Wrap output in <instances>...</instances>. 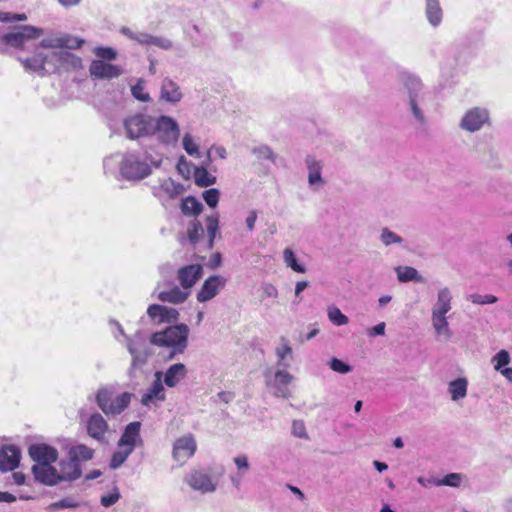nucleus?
I'll use <instances>...</instances> for the list:
<instances>
[{
	"mask_svg": "<svg viewBox=\"0 0 512 512\" xmlns=\"http://www.w3.org/2000/svg\"><path fill=\"white\" fill-rule=\"evenodd\" d=\"M84 40L71 35H55L41 40L34 56L20 58L26 71L40 76L59 70H78L82 68V59L70 52L80 48Z\"/></svg>",
	"mask_w": 512,
	"mask_h": 512,
	"instance_id": "f257e3e1",
	"label": "nucleus"
},
{
	"mask_svg": "<svg viewBox=\"0 0 512 512\" xmlns=\"http://www.w3.org/2000/svg\"><path fill=\"white\" fill-rule=\"evenodd\" d=\"M29 455L34 461L32 472L35 480L47 485L54 486L62 481L76 480L81 476L79 458L75 450L60 458L57 466L52 463L58 459L57 450H29Z\"/></svg>",
	"mask_w": 512,
	"mask_h": 512,
	"instance_id": "f03ea898",
	"label": "nucleus"
},
{
	"mask_svg": "<svg viewBox=\"0 0 512 512\" xmlns=\"http://www.w3.org/2000/svg\"><path fill=\"white\" fill-rule=\"evenodd\" d=\"M163 157L148 152L141 154L138 151H128L122 155H111L104 159L103 168L106 174H119L128 181H141L152 174L153 168L162 165Z\"/></svg>",
	"mask_w": 512,
	"mask_h": 512,
	"instance_id": "7ed1b4c3",
	"label": "nucleus"
},
{
	"mask_svg": "<svg viewBox=\"0 0 512 512\" xmlns=\"http://www.w3.org/2000/svg\"><path fill=\"white\" fill-rule=\"evenodd\" d=\"M112 334L116 340L123 343L131 355L130 374L143 367L150 355L146 337L142 331H136L132 336L125 334L121 324L115 320L109 322Z\"/></svg>",
	"mask_w": 512,
	"mask_h": 512,
	"instance_id": "20e7f679",
	"label": "nucleus"
},
{
	"mask_svg": "<svg viewBox=\"0 0 512 512\" xmlns=\"http://www.w3.org/2000/svg\"><path fill=\"white\" fill-rule=\"evenodd\" d=\"M189 327L178 324L156 332L151 336V343L171 349L170 358L185 351L188 345Z\"/></svg>",
	"mask_w": 512,
	"mask_h": 512,
	"instance_id": "39448f33",
	"label": "nucleus"
},
{
	"mask_svg": "<svg viewBox=\"0 0 512 512\" xmlns=\"http://www.w3.org/2000/svg\"><path fill=\"white\" fill-rule=\"evenodd\" d=\"M404 85L407 90V103L410 112L417 124L424 125L426 122L425 109L429 100V93L420 79L415 76H408Z\"/></svg>",
	"mask_w": 512,
	"mask_h": 512,
	"instance_id": "423d86ee",
	"label": "nucleus"
},
{
	"mask_svg": "<svg viewBox=\"0 0 512 512\" xmlns=\"http://www.w3.org/2000/svg\"><path fill=\"white\" fill-rule=\"evenodd\" d=\"M132 393H117L113 387L100 388L96 393V403L106 416L121 414L130 404Z\"/></svg>",
	"mask_w": 512,
	"mask_h": 512,
	"instance_id": "0eeeda50",
	"label": "nucleus"
},
{
	"mask_svg": "<svg viewBox=\"0 0 512 512\" xmlns=\"http://www.w3.org/2000/svg\"><path fill=\"white\" fill-rule=\"evenodd\" d=\"M152 137L163 147H175L180 137V126L171 116H154Z\"/></svg>",
	"mask_w": 512,
	"mask_h": 512,
	"instance_id": "6e6552de",
	"label": "nucleus"
},
{
	"mask_svg": "<svg viewBox=\"0 0 512 512\" xmlns=\"http://www.w3.org/2000/svg\"><path fill=\"white\" fill-rule=\"evenodd\" d=\"M224 472L222 466L214 472H209L206 469H195L186 475L185 482L191 489L202 494L213 493L216 491Z\"/></svg>",
	"mask_w": 512,
	"mask_h": 512,
	"instance_id": "1a4fd4ad",
	"label": "nucleus"
},
{
	"mask_svg": "<svg viewBox=\"0 0 512 512\" xmlns=\"http://www.w3.org/2000/svg\"><path fill=\"white\" fill-rule=\"evenodd\" d=\"M153 117L145 113H136L124 118L123 130L125 137L129 140L152 138Z\"/></svg>",
	"mask_w": 512,
	"mask_h": 512,
	"instance_id": "9d476101",
	"label": "nucleus"
},
{
	"mask_svg": "<svg viewBox=\"0 0 512 512\" xmlns=\"http://www.w3.org/2000/svg\"><path fill=\"white\" fill-rule=\"evenodd\" d=\"M42 35L43 30L41 28L24 25L3 34L0 40L7 46L16 49H25L31 41L38 39Z\"/></svg>",
	"mask_w": 512,
	"mask_h": 512,
	"instance_id": "9b49d317",
	"label": "nucleus"
},
{
	"mask_svg": "<svg viewBox=\"0 0 512 512\" xmlns=\"http://www.w3.org/2000/svg\"><path fill=\"white\" fill-rule=\"evenodd\" d=\"M491 125L490 111L486 107L476 106L465 111L460 119L461 130L475 133Z\"/></svg>",
	"mask_w": 512,
	"mask_h": 512,
	"instance_id": "f8f14e48",
	"label": "nucleus"
},
{
	"mask_svg": "<svg viewBox=\"0 0 512 512\" xmlns=\"http://www.w3.org/2000/svg\"><path fill=\"white\" fill-rule=\"evenodd\" d=\"M294 377L285 369H277L273 373L271 370L266 371L265 381L267 387L272 391V394L278 398H289L291 393L289 385Z\"/></svg>",
	"mask_w": 512,
	"mask_h": 512,
	"instance_id": "ddd939ff",
	"label": "nucleus"
},
{
	"mask_svg": "<svg viewBox=\"0 0 512 512\" xmlns=\"http://www.w3.org/2000/svg\"><path fill=\"white\" fill-rule=\"evenodd\" d=\"M185 192V187L182 183L167 177L160 179L158 184L153 186V195L162 203L165 204L170 200H174L182 196Z\"/></svg>",
	"mask_w": 512,
	"mask_h": 512,
	"instance_id": "4468645a",
	"label": "nucleus"
},
{
	"mask_svg": "<svg viewBox=\"0 0 512 512\" xmlns=\"http://www.w3.org/2000/svg\"><path fill=\"white\" fill-rule=\"evenodd\" d=\"M165 399L166 393L162 383V372L157 371L150 387L143 393L141 403L148 408L158 407Z\"/></svg>",
	"mask_w": 512,
	"mask_h": 512,
	"instance_id": "2eb2a0df",
	"label": "nucleus"
},
{
	"mask_svg": "<svg viewBox=\"0 0 512 512\" xmlns=\"http://www.w3.org/2000/svg\"><path fill=\"white\" fill-rule=\"evenodd\" d=\"M226 282V278L220 275L208 277L196 295L197 301L205 303L212 300L224 289Z\"/></svg>",
	"mask_w": 512,
	"mask_h": 512,
	"instance_id": "dca6fc26",
	"label": "nucleus"
},
{
	"mask_svg": "<svg viewBox=\"0 0 512 512\" xmlns=\"http://www.w3.org/2000/svg\"><path fill=\"white\" fill-rule=\"evenodd\" d=\"M89 72L95 79L110 80L119 77L123 73V69L119 65L103 60H93L90 63Z\"/></svg>",
	"mask_w": 512,
	"mask_h": 512,
	"instance_id": "f3484780",
	"label": "nucleus"
},
{
	"mask_svg": "<svg viewBox=\"0 0 512 512\" xmlns=\"http://www.w3.org/2000/svg\"><path fill=\"white\" fill-rule=\"evenodd\" d=\"M85 424L88 435L103 443L108 431V423L105 418L100 413L94 412L87 417Z\"/></svg>",
	"mask_w": 512,
	"mask_h": 512,
	"instance_id": "a211bd4d",
	"label": "nucleus"
},
{
	"mask_svg": "<svg viewBox=\"0 0 512 512\" xmlns=\"http://www.w3.org/2000/svg\"><path fill=\"white\" fill-rule=\"evenodd\" d=\"M203 275V267L200 264L183 266L177 271V280L184 289L191 292L192 287Z\"/></svg>",
	"mask_w": 512,
	"mask_h": 512,
	"instance_id": "6ab92c4d",
	"label": "nucleus"
},
{
	"mask_svg": "<svg viewBox=\"0 0 512 512\" xmlns=\"http://www.w3.org/2000/svg\"><path fill=\"white\" fill-rule=\"evenodd\" d=\"M305 165L308 172V184L311 188L318 190L323 187L325 181L322 177L323 163L316 159L314 156H307L305 158Z\"/></svg>",
	"mask_w": 512,
	"mask_h": 512,
	"instance_id": "aec40b11",
	"label": "nucleus"
},
{
	"mask_svg": "<svg viewBox=\"0 0 512 512\" xmlns=\"http://www.w3.org/2000/svg\"><path fill=\"white\" fill-rule=\"evenodd\" d=\"M453 294L449 287L444 286L438 289L435 303L431 308V315H444L452 309Z\"/></svg>",
	"mask_w": 512,
	"mask_h": 512,
	"instance_id": "412c9836",
	"label": "nucleus"
},
{
	"mask_svg": "<svg viewBox=\"0 0 512 512\" xmlns=\"http://www.w3.org/2000/svg\"><path fill=\"white\" fill-rule=\"evenodd\" d=\"M148 316L158 323L175 322L179 317V312L175 308L152 304L147 309Z\"/></svg>",
	"mask_w": 512,
	"mask_h": 512,
	"instance_id": "4be33fe9",
	"label": "nucleus"
},
{
	"mask_svg": "<svg viewBox=\"0 0 512 512\" xmlns=\"http://www.w3.org/2000/svg\"><path fill=\"white\" fill-rule=\"evenodd\" d=\"M182 98L183 94L179 85L168 77L164 78L160 87V100L170 104H177Z\"/></svg>",
	"mask_w": 512,
	"mask_h": 512,
	"instance_id": "5701e85b",
	"label": "nucleus"
},
{
	"mask_svg": "<svg viewBox=\"0 0 512 512\" xmlns=\"http://www.w3.org/2000/svg\"><path fill=\"white\" fill-rule=\"evenodd\" d=\"M187 376V368L182 363L171 365L162 373V383L168 387L177 386Z\"/></svg>",
	"mask_w": 512,
	"mask_h": 512,
	"instance_id": "b1692460",
	"label": "nucleus"
},
{
	"mask_svg": "<svg viewBox=\"0 0 512 512\" xmlns=\"http://www.w3.org/2000/svg\"><path fill=\"white\" fill-rule=\"evenodd\" d=\"M431 325L438 340L448 341L452 338L453 332L450 328L448 316L431 315Z\"/></svg>",
	"mask_w": 512,
	"mask_h": 512,
	"instance_id": "393cba45",
	"label": "nucleus"
},
{
	"mask_svg": "<svg viewBox=\"0 0 512 512\" xmlns=\"http://www.w3.org/2000/svg\"><path fill=\"white\" fill-rule=\"evenodd\" d=\"M190 294V291L184 289L182 286H173L168 290L159 292L157 298L162 302L177 305L184 303Z\"/></svg>",
	"mask_w": 512,
	"mask_h": 512,
	"instance_id": "a878e982",
	"label": "nucleus"
},
{
	"mask_svg": "<svg viewBox=\"0 0 512 512\" xmlns=\"http://www.w3.org/2000/svg\"><path fill=\"white\" fill-rule=\"evenodd\" d=\"M277 357V365L279 367L288 368L293 359V350L289 340L286 337L279 339V344L275 348Z\"/></svg>",
	"mask_w": 512,
	"mask_h": 512,
	"instance_id": "bb28decb",
	"label": "nucleus"
},
{
	"mask_svg": "<svg viewBox=\"0 0 512 512\" xmlns=\"http://www.w3.org/2000/svg\"><path fill=\"white\" fill-rule=\"evenodd\" d=\"M121 33L141 46H156L159 35H153L144 31H133L128 27L121 28Z\"/></svg>",
	"mask_w": 512,
	"mask_h": 512,
	"instance_id": "cd10ccee",
	"label": "nucleus"
},
{
	"mask_svg": "<svg viewBox=\"0 0 512 512\" xmlns=\"http://www.w3.org/2000/svg\"><path fill=\"white\" fill-rule=\"evenodd\" d=\"M425 14L429 24L438 27L443 19V10L439 0H425Z\"/></svg>",
	"mask_w": 512,
	"mask_h": 512,
	"instance_id": "c85d7f7f",
	"label": "nucleus"
},
{
	"mask_svg": "<svg viewBox=\"0 0 512 512\" xmlns=\"http://www.w3.org/2000/svg\"><path fill=\"white\" fill-rule=\"evenodd\" d=\"M20 450H0V471H12L20 463Z\"/></svg>",
	"mask_w": 512,
	"mask_h": 512,
	"instance_id": "c756f323",
	"label": "nucleus"
},
{
	"mask_svg": "<svg viewBox=\"0 0 512 512\" xmlns=\"http://www.w3.org/2000/svg\"><path fill=\"white\" fill-rule=\"evenodd\" d=\"M468 391V380L465 377H459L448 383V392L451 400L458 402L466 397Z\"/></svg>",
	"mask_w": 512,
	"mask_h": 512,
	"instance_id": "7c9ffc66",
	"label": "nucleus"
},
{
	"mask_svg": "<svg viewBox=\"0 0 512 512\" xmlns=\"http://www.w3.org/2000/svg\"><path fill=\"white\" fill-rule=\"evenodd\" d=\"M140 426V422H132L128 424L119 440V446H137L139 442Z\"/></svg>",
	"mask_w": 512,
	"mask_h": 512,
	"instance_id": "2f4dec72",
	"label": "nucleus"
},
{
	"mask_svg": "<svg viewBox=\"0 0 512 512\" xmlns=\"http://www.w3.org/2000/svg\"><path fill=\"white\" fill-rule=\"evenodd\" d=\"M182 147L184 151L191 157L200 158L199 138L190 132H185L182 136Z\"/></svg>",
	"mask_w": 512,
	"mask_h": 512,
	"instance_id": "473e14b6",
	"label": "nucleus"
},
{
	"mask_svg": "<svg viewBox=\"0 0 512 512\" xmlns=\"http://www.w3.org/2000/svg\"><path fill=\"white\" fill-rule=\"evenodd\" d=\"M395 272L398 280L402 283L409 281L424 282V278L411 266H398L395 268Z\"/></svg>",
	"mask_w": 512,
	"mask_h": 512,
	"instance_id": "72a5a7b5",
	"label": "nucleus"
},
{
	"mask_svg": "<svg viewBox=\"0 0 512 512\" xmlns=\"http://www.w3.org/2000/svg\"><path fill=\"white\" fill-rule=\"evenodd\" d=\"M208 165L194 168L195 183L200 187H207L216 182V177L207 171Z\"/></svg>",
	"mask_w": 512,
	"mask_h": 512,
	"instance_id": "f704fd0d",
	"label": "nucleus"
},
{
	"mask_svg": "<svg viewBox=\"0 0 512 512\" xmlns=\"http://www.w3.org/2000/svg\"><path fill=\"white\" fill-rule=\"evenodd\" d=\"M201 210L202 204L195 197H186L181 202V211L185 215H198L201 212Z\"/></svg>",
	"mask_w": 512,
	"mask_h": 512,
	"instance_id": "c9c22d12",
	"label": "nucleus"
},
{
	"mask_svg": "<svg viewBox=\"0 0 512 512\" xmlns=\"http://www.w3.org/2000/svg\"><path fill=\"white\" fill-rule=\"evenodd\" d=\"M219 229V216L218 214H213L210 216H207L206 218V230L208 235V247L212 248L214 245V240L216 237V234Z\"/></svg>",
	"mask_w": 512,
	"mask_h": 512,
	"instance_id": "e433bc0d",
	"label": "nucleus"
},
{
	"mask_svg": "<svg viewBox=\"0 0 512 512\" xmlns=\"http://www.w3.org/2000/svg\"><path fill=\"white\" fill-rule=\"evenodd\" d=\"M204 236V228L197 220H192L187 227V237L190 243H198Z\"/></svg>",
	"mask_w": 512,
	"mask_h": 512,
	"instance_id": "4c0bfd02",
	"label": "nucleus"
},
{
	"mask_svg": "<svg viewBox=\"0 0 512 512\" xmlns=\"http://www.w3.org/2000/svg\"><path fill=\"white\" fill-rule=\"evenodd\" d=\"M380 241L386 247L394 245V244L402 245L404 243V239L400 235L391 231L387 227L381 229Z\"/></svg>",
	"mask_w": 512,
	"mask_h": 512,
	"instance_id": "58836bf2",
	"label": "nucleus"
},
{
	"mask_svg": "<svg viewBox=\"0 0 512 512\" xmlns=\"http://www.w3.org/2000/svg\"><path fill=\"white\" fill-rule=\"evenodd\" d=\"M327 316L328 319L336 326H343L349 322V318L335 305L328 306Z\"/></svg>",
	"mask_w": 512,
	"mask_h": 512,
	"instance_id": "ea45409f",
	"label": "nucleus"
},
{
	"mask_svg": "<svg viewBox=\"0 0 512 512\" xmlns=\"http://www.w3.org/2000/svg\"><path fill=\"white\" fill-rule=\"evenodd\" d=\"M283 260L285 264L293 271L298 273H305L306 268L304 265L299 264L296 256L291 248H285L283 251Z\"/></svg>",
	"mask_w": 512,
	"mask_h": 512,
	"instance_id": "a19ab883",
	"label": "nucleus"
},
{
	"mask_svg": "<svg viewBox=\"0 0 512 512\" xmlns=\"http://www.w3.org/2000/svg\"><path fill=\"white\" fill-rule=\"evenodd\" d=\"M510 361V354L507 350L504 349L497 352L491 359V362L496 371H500L501 369L506 368Z\"/></svg>",
	"mask_w": 512,
	"mask_h": 512,
	"instance_id": "79ce46f5",
	"label": "nucleus"
},
{
	"mask_svg": "<svg viewBox=\"0 0 512 512\" xmlns=\"http://www.w3.org/2000/svg\"><path fill=\"white\" fill-rule=\"evenodd\" d=\"M93 54L98 57V60L106 62L115 60L117 58V51L112 47L99 46L93 49Z\"/></svg>",
	"mask_w": 512,
	"mask_h": 512,
	"instance_id": "37998d69",
	"label": "nucleus"
},
{
	"mask_svg": "<svg viewBox=\"0 0 512 512\" xmlns=\"http://www.w3.org/2000/svg\"><path fill=\"white\" fill-rule=\"evenodd\" d=\"M253 155L256 156L258 160H268L272 163L276 160V155L272 151V149L267 145H259L252 149Z\"/></svg>",
	"mask_w": 512,
	"mask_h": 512,
	"instance_id": "c03bdc74",
	"label": "nucleus"
},
{
	"mask_svg": "<svg viewBox=\"0 0 512 512\" xmlns=\"http://www.w3.org/2000/svg\"><path fill=\"white\" fill-rule=\"evenodd\" d=\"M467 300L473 304L486 305V304H494L497 302L498 299L496 296H494L492 294L482 295V294H478V293H473V294L468 295Z\"/></svg>",
	"mask_w": 512,
	"mask_h": 512,
	"instance_id": "a18cd8bd",
	"label": "nucleus"
},
{
	"mask_svg": "<svg viewBox=\"0 0 512 512\" xmlns=\"http://www.w3.org/2000/svg\"><path fill=\"white\" fill-rule=\"evenodd\" d=\"M79 506V503L72 497L64 498L60 501L51 503L48 507V511H56L59 509H66V508H76Z\"/></svg>",
	"mask_w": 512,
	"mask_h": 512,
	"instance_id": "49530a36",
	"label": "nucleus"
},
{
	"mask_svg": "<svg viewBox=\"0 0 512 512\" xmlns=\"http://www.w3.org/2000/svg\"><path fill=\"white\" fill-rule=\"evenodd\" d=\"M463 477L461 473L447 474L443 478H439V486L459 487Z\"/></svg>",
	"mask_w": 512,
	"mask_h": 512,
	"instance_id": "de8ad7c7",
	"label": "nucleus"
},
{
	"mask_svg": "<svg viewBox=\"0 0 512 512\" xmlns=\"http://www.w3.org/2000/svg\"><path fill=\"white\" fill-rule=\"evenodd\" d=\"M131 92L136 99L142 102H147L150 99L149 94L145 91V82L141 79L131 87Z\"/></svg>",
	"mask_w": 512,
	"mask_h": 512,
	"instance_id": "09e8293b",
	"label": "nucleus"
},
{
	"mask_svg": "<svg viewBox=\"0 0 512 512\" xmlns=\"http://www.w3.org/2000/svg\"><path fill=\"white\" fill-rule=\"evenodd\" d=\"M328 365L331 370L339 374H348L352 371V367L349 364L338 358H332Z\"/></svg>",
	"mask_w": 512,
	"mask_h": 512,
	"instance_id": "8fccbe9b",
	"label": "nucleus"
},
{
	"mask_svg": "<svg viewBox=\"0 0 512 512\" xmlns=\"http://www.w3.org/2000/svg\"><path fill=\"white\" fill-rule=\"evenodd\" d=\"M131 450H118L114 452L110 461V468L117 469L119 468L128 458Z\"/></svg>",
	"mask_w": 512,
	"mask_h": 512,
	"instance_id": "3c124183",
	"label": "nucleus"
},
{
	"mask_svg": "<svg viewBox=\"0 0 512 512\" xmlns=\"http://www.w3.org/2000/svg\"><path fill=\"white\" fill-rule=\"evenodd\" d=\"M196 441L192 434H185L174 443L173 448H196Z\"/></svg>",
	"mask_w": 512,
	"mask_h": 512,
	"instance_id": "603ef678",
	"label": "nucleus"
},
{
	"mask_svg": "<svg viewBox=\"0 0 512 512\" xmlns=\"http://www.w3.org/2000/svg\"><path fill=\"white\" fill-rule=\"evenodd\" d=\"M212 155H215L216 157H218L220 159H226L227 158V150L224 146H220V145L211 146L210 149L207 151L206 165H209V163L212 161Z\"/></svg>",
	"mask_w": 512,
	"mask_h": 512,
	"instance_id": "864d4df0",
	"label": "nucleus"
},
{
	"mask_svg": "<svg viewBox=\"0 0 512 512\" xmlns=\"http://www.w3.org/2000/svg\"><path fill=\"white\" fill-rule=\"evenodd\" d=\"M120 497H121V495H120L119 489L115 486L113 488L112 493H110L108 495H103L101 497L100 503L104 507H111L120 499Z\"/></svg>",
	"mask_w": 512,
	"mask_h": 512,
	"instance_id": "5fc2aeb1",
	"label": "nucleus"
},
{
	"mask_svg": "<svg viewBox=\"0 0 512 512\" xmlns=\"http://www.w3.org/2000/svg\"><path fill=\"white\" fill-rule=\"evenodd\" d=\"M220 193L217 189L211 188L203 192V198L207 205L214 208L217 206L219 201Z\"/></svg>",
	"mask_w": 512,
	"mask_h": 512,
	"instance_id": "6e6d98bb",
	"label": "nucleus"
},
{
	"mask_svg": "<svg viewBox=\"0 0 512 512\" xmlns=\"http://www.w3.org/2000/svg\"><path fill=\"white\" fill-rule=\"evenodd\" d=\"M194 454V450H173L172 457L177 466H182Z\"/></svg>",
	"mask_w": 512,
	"mask_h": 512,
	"instance_id": "4d7b16f0",
	"label": "nucleus"
},
{
	"mask_svg": "<svg viewBox=\"0 0 512 512\" xmlns=\"http://www.w3.org/2000/svg\"><path fill=\"white\" fill-rule=\"evenodd\" d=\"M155 47H157L163 51H170V50L178 49L177 45H175V43L172 40H170L169 38H167L165 36H161V35H159Z\"/></svg>",
	"mask_w": 512,
	"mask_h": 512,
	"instance_id": "13d9d810",
	"label": "nucleus"
},
{
	"mask_svg": "<svg viewBox=\"0 0 512 512\" xmlns=\"http://www.w3.org/2000/svg\"><path fill=\"white\" fill-rule=\"evenodd\" d=\"M27 19L26 14H17L10 12H0V21L1 22H17V21H25Z\"/></svg>",
	"mask_w": 512,
	"mask_h": 512,
	"instance_id": "bf43d9fd",
	"label": "nucleus"
},
{
	"mask_svg": "<svg viewBox=\"0 0 512 512\" xmlns=\"http://www.w3.org/2000/svg\"><path fill=\"white\" fill-rule=\"evenodd\" d=\"M233 461L238 469V473H246L249 470L250 466L246 455H238L233 459Z\"/></svg>",
	"mask_w": 512,
	"mask_h": 512,
	"instance_id": "052dcab7",
	"label": "nucleus"
},
{
	"mask_svg": "<svg viewBox=\"0 0 512 512\" xmlns=\"http://www.w3.org/2000/svg\"><path fill=\"white\" fill-rule=\"evenodd\" d=\"M292 434L298 438H306L305 424L301 420H294L292 423Z\"/></svg>",
	"mask_w": 512,
	"mask_h": 512,
	"instance_id": "680f3d73",
	"label": "nucleus"
},
{
	"mask_svg": "<svg viewBox=\"0 0 512 512\" xmlns=\"http://www.w3.org/2000/svg\"><path fill=\"white\" fill-rule=\"evenodd\" d=\"M176 168H177V171L181 175H183L185 177L189 176V174H190V162L184 156H181L178 159Z\"/></svg>",
	"mask_w": 512,
	"mask_h": 512,
	"instance_id": "e2e57ef3",
	"label": "nucleus"
},
{
	"mask_svg": "<svg viewBox=\"0 0 512 512\" xmlns=\"http://www.w3.org/2000/svg\"><path fill=\"white\" fill-rule=\"evenodd\" d=\"M262 293L267 298H277L278 297V290L275 285L271 283H264L261 286Z\"/></svg>",
	"mask_w": 512,
	"mask_h": 512,
	"instance_id": "0e129e2a",
	"label": "nucleus"
},
{
	"mask_svg": "<svg viewBox=\"0 0 512 512\" xmlns=\"http://www.w3.org/2000/svg\"><path fill=\"white\" fill-rule=\"evenodd\" d=\"M28 448H33V449H36V448H52L50 445L46 444L44 441H43V437L42 436H32L30 437V442L28 443Z\"/></svg>",
	"mask_w": 512,
	"mask_h": 512,
	"instance_id": "69168bd1",
	"label": "nucleus"
},
{
	"mask_svg": "<svg viewBox=\"0 0 512 512\" xmlns=\"http://www.w3.org/2000/svg\"><path fill=\"white\" fill-rule=\"evenodd\" d=\"M385 327V323L380 322L377 325L373 326L372 328L368 329L367 335L369 337L382 336L385 334Z\"/></svg>",
	"mask_w": 512,
	"mask_h": 512,
	"instance_id": "338daca9",
	"label": "nucleus"
},
{
	"mask_svg": "<svg viewBox=\"0 0 512 512\" xmlns=\"http://www.w3.org/2000/svg\"><path fill=\"white\" fill-rule=\"evenodd\" d=\"M417 482L425 488H430L432 486H439V478H436V477L425 478V477L420 476L417 478Z\"/></svg>",
	"mask_w": 512,
	"mask_h": 512,
	"instance_id": "774afa93",
	"label": "nucleus"
}]
</instances>
